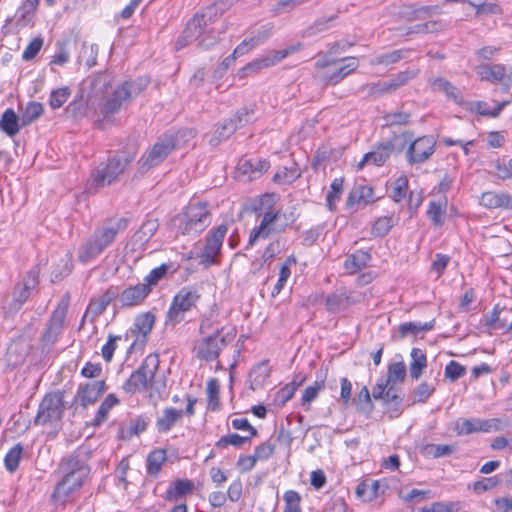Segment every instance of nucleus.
Wrapping results in <instances>:
<instances>
[{
	"label": "nucleus",
	"mask_w": 512,
	"mask_h": 512,
	"mask_svg": "<svg viewBox=\"0 0 512 512\" xmlns=\"http://www.w3.org/2000/svg\"><path fill=\"white\" fill-rule=\"evenodd\" d=\"M59 469L62 478L55 486L51 499L57 509H64L65 504L72 500L74 493L80 490L90 474L86 452L75 450L61 460Z\"/></svg>",
	"instance_id": "nucleus-1"
},
{
	"label": "nucleus",
	"mask_w": 512,
	"mask_h": 512,
	"mask_svg": "<svg viewBox=\"0 0 512 512\" xmlns=\"http://www.w3.org/2000/svg\"><path fill=\"white\" fill-rule=\"evenodd\" d=\"M276 195L274 193L263 194L258 204L254 205L253 211L262 217L260 224L254 227L249 235L248 246H253L259 239H268L272 235L286 231L295 221L294 212L281 213L275 209Z\"/></svg>",
	"instance_id": "nucleus-2"
},
{
	"label": "nucleus",
	"mask_w": 512,
	"mask_h": 512,
	"mask_svg": "<svg viewBox=\"0 0 512 512\" xmlns=\"http://www.w3.org/2000/svg\"><path fill=\"white\" fill-rule=\"evenodd\" d=\"M128 224L129 219L125 217L105 220L102 226L95 229L86 242L79 247V262L88 263L100 255L106 248L112 245L120 232L126 230Z\"/></svg>",
	"instance_id": "nucleus-3"
},
{
	"label": "nucleus",
	"mask_w": 512,
	"mask_h": 512,
	"mask_svg": "<svg viewBox=\"0 0 512 512\" xmlns=\"http://www.w3.org/2000/svg\"><path fill=\"white\" fill-rule=\"evenodd\" d=\"M159 364L158 354H149L122 385V389L131 395L149 389L151 395L157 394L161 399L166 398V380H156Z\"/></svg>",
	"instance_id": "nucleus-4"
},
{
	"label": "nucleus",
	"mask_w": 512,
	"mask_h": 512,
	"mask_svg": "<svg viewBox=\"0 0 512 512\" xmlns=\"http://www.w3.org/2000/svg\"><path fill=\"white\" fill-rule=\"evenodd\" d=\"M135 155V149L119 151L109 156L105 162H100L91 172L87 187L88 193L95 194L105 186L117 182L120 175H122L133 162Z\"/></svg>",
	"instance_id": "nucleus-5"
},
{
	"label": "nucleus",
	"mask_w": 512,
	"mask_h": 512,
	"mask_svg": "<svg viewBox=\"0 0 512 512\" xmlns=\"http://www.w3.org/2000/svg\"><path fill=\"white\" fill-rule=\"evenodd\" d=\"M212 222V213L207 202H190L173 218V224L182 235L197 236Z\"/></svg>",
	"instance_id": "nucleus-6"
},
{
	"label": "nucleus",
	"mask_w": 512,
	"mask_h": 512,
	"mask_svg": "<svg viewBox=\"0 0 512 512\" xmlns=\"http://www.w3.org/2000/svg\"><path fill=\"white\" fill-rule=\"evenodd\" d=\"M148 85V81L144 78L124 81L117 86L110 95H108L101 106L100 112L104 120L110 119L111 116L118 113L119 110L126 106L130 101L139 95Z\"/></svg>",
	"instance_id": "nucleus-7"
},
{
	"label": "nucleus",
	"mask_w": 512,
	"mask_h": 512,
	"mask_svg": "<svg viewBox=\"0 0 512 512\" xmlns=\"http://www.w3.org/2000/svg\"><path fill=\"white\" fill-rule=\"evenodd\" d=\"M184 136L185 132L183 131H178L176 133L169 131L159 137L152 148L140 158V169L148 171L149 169L158 166L173 150L180 146V142Z\"/></svg>",
	"instance_id": "nucleus-8"
},
{
	"label": "nucleus",
	"mask_w": 512,
	"mask_h": 512,
	"mask_svg": "<svg viewBox=\"0 0 512 512\" xmlns=\"http://www.w3.org/2000/svg\"><path fill=\"white\" fill-rule=\"evenodd\" d=\"M201 294L194 286L182 287L173 297L165 318V324L175 327L185 319L186 313L196 308Z\"/></svg>",
	"instance_id": "nucleus-9"
},
{
	"label": "nucleus",
	"mask_w": 512,
	"mask_h": 512,
	"mask_svg": "<svg viewBox=\"0 0 512 512\" xmlns=\"http://www.w3.org/2000/svg\"><path fill=\"white\" fill-rule=\"evenodd\" d=\"M236 331L224 333V328H216L212 334L200 339L194 346L198 359L212 362L216 360L221 351L234 339Z\"/></svg>",
	"instance_id": "nucleus-10"
},
{
	"label": "nucleus",
	"mask_w": 512,
	"mask_h": 512,
	"mask_svg": "<svg viewBox=\"0 0 512 512\" xmlns=\"http://www.w3.org/2000/svg\"><path fill=\"white\" fill-rule=\"evenodd\" d=\"M214 8H203L197 12L186 24L185 29L176 41V49H182L187 44L196 41L202 34L207 32L209 26L216 21Z\"/></svg>",
	"instance_id": "nucleus-11"
},
{
	"label": "nucleus",
	"mask_w": 512,
	"mask_h": 512,
	"mask_svg": "<svg viewBox=\"0 0 512 512\" xmlns=\"http://www.w3.org/2000/svg\"><path fill=\"white\" fill-rule=\"evenodd\" d=\"M64 393L57 391L44 396L39 404L37 415L34 419L35 425H46L58 422L64 413Z\"/></svg>",
	"instance_id": "nucleus-12"
},
{
	"label": "nucleus",
	"mask_w": 512,
	"mask_h": 512,
	"mask_svg": "<svg viewBox=\"0 0 512 512\" xmlns=\"http://www.w3.org/2000/svg\"><path fill=\"white\" fill-rule=\"evenodd\" d=\"M40 269L34 266L23 277V280L17 283L13 290V299L7 307V313L16 314L29 299L31 292L39 285Z\"/></svg>",
	"instance_id": "nucleus-13"
},
{
	"label": "nucleus",
	"mask_w": 512,
	"mask_h": 512,
	"mask_svg": "<svg viewBox=\"0 0 512 512\" xmlns=\"http://www.w3.org/2000/svg\"><path fill=\"white\" fill-rule=\"evenodd\" d=\"M253 115V107L239 109L232 117L218 124L210 142L213 145H217L221 141L228 139L236 130L251 122Z\"/></svg>",
	"instance_id": "nucleus-14"
},
{
	"label": "nucleus",
	"mask_w": 512,
	"mask_h": 512,
	"mask_svg": "<svg viewBox=\"0 0 512 512\" xmlns=\"http://www.w3.org/2000/svg\"><path fill=\"white\" fill-rule=\"evenodd\" d=\"M436 150V140L433 136L424 135L413 140L407 151L406 160L410 165H418L428 161Z\"/></svg>",
	"instance_id": "nucleus-15"
},
{
	"label": "nucleus",
	"mask_w": 512,
	"mask_h": 512,
	"mask_svg": "<svg viewBox=\"0 0 512 512\" xmlns=\"http://www.w3.org/2000/svg\"><path fill=\"white\" fill-rule=\"evenodd\" d=\"M227 230V225L221 224L217 228L211 230L206 236L204 251L200 256V263L205 267H209L217 263L216 257L221 251Z\"/></svg>",
	"instance_id": "nucleus-16"
},
{
	"label": "nucleus",
	"mask_w": 512,
	"mask_h": 512,
	"mask_svg": "<svg viewBox=\"0 0 512 512\" xmlns=\"http://www.w3.org/2000/svg\"><path fill=\"white\" fill-rule=\"evenodd\" d=\"M107 390V385L104 380H98L80 384L78 386L76 395L71 403V407L77 409L78 406L87 408L93 405L99 397Z\"/></svg>",
	"instance_id": "nucleus-17"
},
{
	"label": "nucleus",
	"mask_w": 512,
	"mask_h": 512,
	"mask_svg": "<svg viewBox=\"0 0 512 512\" xmlns=\"http://www.w3.org/2000/svg\"><path fill=\"white\" fill-rule=\"evenodd\" d=\"M68 309V301L61 300L53 311L47 327L42 335V343L45 346L53 345L62 333L64 321Z\"/></svg>",
	"instance_id": "nucleus-18"
},
{
	"label": "nucleus",
	"mask_w": 512,
	"mask_h": 512,
	"mask_svg": "<svg viewBox=\"0 0 512 512\" xmlns=\"http://www.w3.org/2000/svg\"><path fill=\"white\" fill-rule=\"evenodd\" d=\"M298 48L296 46H290L283 50L271 51L262 58L256 59L251 63L247 64L240 71L241 77H244L248 73H257L263 68L272 67L286 58L288 55L294 53Z\"/></svg>",
	"instance_id": "nucleus-19"
},
{
	"label": "nucleus",
	"mask_w": 512,
	"mask_h": 512,
	"mask_svg": "<svg viewBox=\"0 0 512 512\" xmlns=\"http://www.w3.org/2000/svg\"><path fill=\"white\" fill-rule=\"evenodd\" d=\"M483 324L489 333L501 329L512 335V308L496 305L490 314L484 315Z\"/></svg>",
	"instance_id": "nucleus-20"
},
{
	"label": "nucleus",
	"mask_w": 512,
	"mask_h": 512,
	"mask_svg": "<svg viewBox=\"0 0 512 512\" xmlns=\"http://www.w3.org/2000/svg\"><path fill=\"white\" fill-rule=\"evenodd\" d=\"M496 421V419L458 418L455 421L454 430L460 436H466L477 432L488 433L493 429H497Z\"/></svg>",
	"instance_id": "nucleus-21"
},
{
	"label": "nucleus",
	"mask_w": 512,
	"mask_h": 512,
	"mask_svg": "<svg viewBox=\"0 0 512 512\" xmlns=\"http://www.w3.org/2000/svg\"><path fill=\"white\" fill-rule=\"evenodd\" d=\"M150 295L141 283L130 285L121 292L118 290V307L122 309L141 306Z\"/></svg>",
	"instance_id": "nucleus-22"
},
{
	"label": "nucleus",
	"mask_w": 512,
	"mask_h": 512,
	"mask_svg": "<svg viewBox=\"0 0 512 512\" xmlns=\"http://www.w3.org/2000/svg\"><path fill=\"white\" fill-rule=\"evenodd\" d=\"M269 168L270 162L260 157L242 158L237 164L238 173L249 181L261 177Z\"/></svg>",
	"instance_id": "nucleus-23"
},
{
	"label": "nucleus",
	"mask_w": 512,
	"mask_h": 512,
	"mask_svg": "<svg viewBox=\"0 0 512 512\" xmlns=\"http://www.w3.org/2000/svg\"><path fill=\"white\" fill-rule=\"evenodd\" d=\"M155 315L152 312H144L136 316L134 321V328L130 330L132 336L141 334L142 339L140 343L135 340L129 347V351L135 350L138 345L142 348L146 343L147 336L151 333L155 324Z\"/></svg>",
	"instance_id": "nucleus-24"
},
{
	"label": "nucleus",
	"mask_w": 512,
	"mask_h": 512,
	"mask_svg": "<svg viewBox=\"0 0 512 512\" xmlns=\"http://www.w3.org/2000/svg\"><path fill=\"white\" fill-rule=\"evenodd\" d=\"M393 150L394 145L390 141L378 144L372 151L363 156L362 160L358 163V168L362 169L369 163L375 166L383 165L389 159Z\"/></svg>",
	"instance_id": "nucleus-25"
},
{
	"label": "nucleus",
	"mask_w": 512,
	"mask_h": 512,
	"mask_svg": "<svg viewBox=\"0 0 512 512\" xmlns=\"http://www.w3.org/2000/svg\"><path fill=\"white\" fill-rule=\"evenodd\" d=\"M31 350L30 344L22 337L14 339L6 351V360L11 366L21 365Z\"/></svg>",
	"instance_id": "nucleus-26"
},
{
	"label": "nucleus",
	"mask_w": 512,
	"mask_h": 512,
	"mask_svg": "<svg viewBox=\"0 0 512 512\" xmlns=\"http://www.w3.org/2000/svg\"><path fill=\"white\" fill-rule=\"evenodd\" d=\"M341 61L346 63L336 68L333 72L323 75V82L326 86H334L340 83L345 77L354 72L359 66L358 60L355 57L343 58Z\"/></svg>",
	"instance_id": "nucleus-27"
},
{
	"label": "nucleus",
	"mask_w": 512,
	"mask_h": 512,
	"mask_svg": "<svg viewBox=\"0 0 512 512\" xmlns=\"http://www.w3.org/2000/svg\"><path fill=\"white\" fill-rule=\"evenodd\" d=\"M417 73L411 70L401 71L398 74L394 75L388 81L380 82L375 85V92L380 94L391 93L399 88L406 85L410 80L416 77Z\"/></svg>",
	"instance_id": "nucleus-28"
},
{
	"label": "nucleus",
	"mask_w": 512,
	"mask_h": 512,
	"mask_svg": "<svg viewBox=\"0 0 512 512\" xmlns=\"http://www.w3.org/2000/svg\"><path fill=\"white\" fill-rule=\"evenodd\" d=\"M355 302L345 289H340L326 297L325 305L329 312L337 313L346 310Z\"/></svg>",
	"instance_id": "nucleus-29"
},
{
	"label": "nucleus",
	"mask_w": 512,
	"mask_h": 512,
	"mask_svg": "<svg viewBox=\"0 0 512 512\" xmlns=\"http://www.w3.org/2000/svg\"><path fill=\"white\" fill-rule=\"evenodd\" d=\"M374 190L368 185H357L349 193L346 206L352 208L355 205H367L374 201Z\"/></svg>",
	"instance_id": "nucleus-30"
},
{
	"label": "nucleus",
	"mask_w": 512,
	"mask_h": 512,
	"mask_svg": "<svg viewBox=\"0 0 512 512\" xmlns=\"http://www.w3.org/2000/svg\"><path fill=\"white\" fill-rule=\"evenodd\" d=\"M183 410L174 407L163 409L162 414L156 421V428L159 433L169 432L173 426L183 417Z\"/></svg>",
	"instance_id": "nucleus-31"
},
{
	"label": "nucleus",
	"mask_w": 512,
	"mask_h": 512,
	"mask_svg": "<svg viewBox=\"0 0 512 512\" xmlns=\"http://www.w3.org/2000/svg\"><path fill=\"white\" fill-rule=\"evenodd\" d=\"M21 127L20 116L12 108H7L0 118V130L13 138L19 133Z\"/></svg>",
	"instance_id": "nucleus-32"
},
{
	"label": "nucleus",
	"mask_w": 512,
	"mask_h": 512,
	"mask_svg": "<svg viewBox=\"0 0 512 512\" xmlns=\"http://www.w3.org/2000/svg\"><path fill=\"white\" fill-rule=\"evenodd\" d=\"M194 484L189 479H178L172 482L166 491V499L169 501H181L185 496L191 494Z\"/></svg>",
	"instance_id": "nucleus-33"
},
{
	"label": "nucleus",
	"mask_w": 512,
	"mask_h": 512,
	"mask_svg": "<svg viewBox=\"0 0 512 512\" xmlns=\"http://www.w3.org/2000/svg\"><path fill=\"white\" fill-rule=\"evenodd\" d=\"M410 357V377L413 380H418L422 376L424 369L427 367V356L422 349L412 348Z\"/></svg>",
	"instance_id": "nucleus-34"
},
{
	"label": "nucleus",
	"mask_w": 512,
	"mask_h": 512,
	"mask_svg": "<svg viewBox=\"0 0 512 512\" xmlns=\"http://www.w3.org/2000/svg\"><path fill=\"white\" fill-rule=\"evenodd\" d=\"M113 301H116V306H118V287L115 286L109 287L97 300L92 301L89 308L96 314L100 315Z\"/></svg>",
	"instance_id": "nucleus-35"
},
{
	"label": "nucleus",
	"mask_w": 512,
	"mask_h": 512,
	"mask_svg": "<svg viewBox=\"0 0 512 512\" xmlns=\"http://www.w3.org/2000/svg\"><path fill=\"white\" fill-rule=\"evenodd\" d=\"M477 73L481 80L489 82H501L506 75V68L503 64H483L478 67Z\"/></svg>",
	"instance_id": "nucleus-36"
},
{
	"label": "nucleus",
	"mask_w": 512,
	"mask_h": 512,
	"mask_svg": "<svg viewBox=\"0 0 512 512\" xmlns=\"http://www.w3.org/2000/svg\"><path fill=\"white\" fill-rule=\"evenodd\" d=\"M39 0H24L15 14L16 24L20 27L27 26L33 19Z\"/></svg>",
	"instance_id": "nucleus-37"
},
{
	"label": "nucleus",
	"mask_w": 512,
	"mask_h": 512,
	"mask_svg": "<svg viewBox=\"0 0 512 512\" xmlns=\"http://www.w3.org/2000/svg\"><path fill=\"white\" fill-rule=\"evenodd\" d=\"M408 57V50L405 49H397L393 51L384 52L374 56L370 60V64L373 66L382 65L389 66L398 63L402 59H406Z\"/></svg>",
	"instance_id": "nucleus-38"
},
{
	"label": "nucleus",
	"mask_w": 512,
	"mask_h": 512,
	"mask_svg": "<svg viewBox=\"0 0 512 512\" xmlns=\"http://www.w3.org/2000/svg\"><path fill=\"white\" fill-rule=\"evenodd\" d=\"M432 87L435 91L443 92L449 99L456 104H462L463 97L452 83L442 77H438L433 80Z\"/></svg>",
	"instance_id": "nucleus-39"
},
{
	"label": "nucleus",
	"mask_w": 512,
	"mask_h": 512,
	"mask_svg": "<svg viewBox=\"0 0 512 512\" xmlns=\"http://www.w3.org/2000/svg\"><path fill=\"white\" fill-rule=\"evenodd\" d=\"M370 260L371 255L369 252L358 250L346 258L344 267L349 273H356L366 267Z\"/></svg>",
	"instance_id": "nucleus-40"
},
{
	"label": "nucleus",
	"mask_w": 512,
	"mask_h": 512,
	"mask_svg": "<svg viewBox=\"0 0 512 512\" xmlns=\"http://www.w3.org/2000/svg\"><path fill=\"white\" fill-rule=\"evenodd\" d=\"M170 268V264H161L160 266L152 269L149 274L144 277L141 284L148 289L149 293H151L153 288L157 286L158 283L167 275Z\"/></svg>",
	"instance_id": "nucleus-41"
},
{
	"label": "nucleus",
	"mask_w": 512,
	"mask_h": 512,
	"mask_svg": "<svg viewBox=\"0 0 512 512\" xmlns=\"http://www.w3.org/2000/svg\"><path fill=\"white\" fill-rule=\"evenodd\" d=\"M166 459V451L163 449H155L150 452L147 457V473L151 476H157Z\"/></svg>",
	"instance_id": "nucleus-42"
},
{
	"label": "nucleus",
	"mask_w": 512,
	"mask_h": 512,
	"mask_svg": "<svg viewBox=\"0 0 512 512\" xmlns=\"http://www.w3.org/2000/svg\"><path fill=\"white\" fill-rule=\"evenodd\" d=\"M300 177V171L296 163L280 168L273 176V182L279 185L290 184Z\"/></svg>",
	"instance_id": "nucleus-43"
},
{
	"label": "nucleus",
	"mask_w": 512,
	"mask_h": 512,
	"mask_svg": "<svg viewBox=\"0 0 512 512\" xmlns=\"http://www.w3.org/2000/svg\"><path fill=\"white\" fill-rule=\"evenodd\" d=\"M227 30L226 25H221V28L211 27L202 34L197 40H198V46L203 49H210L215 44L218 43L220 39V35L225 33Z\"/></svg>",
	"instance_id": "nucleus-44"
},
{
	"label": "nucleus",
	"mask_w": 512,
	"mask_h": 512,
	"mask_svg": "<svg viewBox=\"0 0 512 512\" xmlns=\"http://www.w3.org/2000/svg\"><path fill=\"white\" fill-rule=\"evenodd\" d=\"M43 105L39 102H29L20 115L21 126H28L43 114Z\"/></svg>",
	"instance_id": "nucleus-45"
},
{
	"label": "nucleus",
	"mask_w": 512,
	"mask_h": 512,
	"mask_svg": "<svg viewBox=\"0 0 512 512\" xmlns=\"http://www.w3.org/2000/svg\"><path fill=\"white\" fill-rule=\"evenodd\" d=\"M446 199L443 202L431 201L427 209V216L432 221L434 226H441L445 220L446 214Z\"/></svg>",
	"instance_id": "nucleus-46"
},
{
	"label": "nucleus",
	"mask_w": 512,
	"mask_h": 512,
	"mask_svg": "<svg viewBox=\"0 0 512 512\" xmlns=\"http://www.w3.org/2000/svg\"><path fill=\"white\" fill-rule=\"evenodd\" d=\"M269 374L270 370L266 362H262L253 367L249 373L250 387L255 390L263 386L264 382L269 377Z\"/></svg>",
	"instance_id": "nucleus-47"
},
{
	"label": "nucleus",
	"mask_w": 512,
	"mask_h": 512,
	"mask_svg": "<svg viewBox=\"0 0 512 512\" xmlns=\"http://www.w3.org/2000/svg\"><path fill=\"white\" fill-rule=\"evenodd\" d=\"M119 403V399L114 394H109L103 402L100 404L97 413L95 415V418L92 421L93 426H99L101 425L105 419L107 418V415L109 411Z\"/></svg>",
	"instance_id": "nucleus-48"
},
{
	"label": "nucleus",
	"mask_w": 512,
	"mask_h": 512,
	"mask_svg": "<svg viewBox=\"0 0 512 512\" xmlns=\"http://www.w3.org/2000/svg\"><path fill=\"white\" fill-rule=\"evenodd\" d=\"M23 446L20 443L14 445L5 455L4 465L7 471L15 472L19 467L20 460L22 459Z\"/></svg>",
	"instance_id": "nucleus-49"
},
{
	"label": "nucleus",
	"mask_w": 512,
	"mask_h": 512,
	"mask_svg": "<svg viewBox=\"0 0 512 512\" xmlns=\"http://www.w3.org/2000/svg\"><path fill=\"white\" fill-rule=\"evenodd\" d=\"M343 182V178H335L330 185V191L326 195V206L330 211L336 209V203L343 191Z\"/></svg>",
	"instance_id": "nucleus-50"
},
{
	"label": "nucleus",
	"mask_w": 512,
	"mask_h": 512,
	"mask_svg": "<svg viewBox=\"0 0 512 512\" xmlns=\"http://www.w3.org/2000/svg\"><path fill=\"white\" fill-rule=\"evenodd\" d=\"M510 101H503L499 104H497L493 109L489 108V105L484 101H477L474 103V108L472 110H475L479 115L486 116V117H498L501 113V111L509 105Z\"/></svg>",
	"instance_id": "nucleus-51"
},
{
	"label": "nucleus",
	"mask_w": 512,
	"mask_h": 512,
	"mask_svg": "<svg viewBox=\"0 0 512 512\" xmlns=\"http://www.w3.org/2000/svg\"><path fill=\"white\" fill-rule=\"evenodd\" d=\"M251 436H241L236 433L228 434L226 436L221 437L216 443L215 447L224 449L229 445H232L236 448L242 447L245 443L250 442Z\"/></svg>",
	"instance_id": "nucleus-52"
},
{
	"label": "nucleus",
	"mask_w": 512,
	"mask_h": 512,
	"mask_svg": "<svg viewBox=\"0 0 512 512\" xmlns=\"http://www.w3.org/2000/svg\"><path fill=\"white\" fill-rule=\"evenodd\" d=\"M435 386L426 381L420 383L412 392V403H425L434 393Z\"/></svg>",
	"instance_id": "nucleus-53"
},
{
	"label": "nucleus",
	"mask_w": 512,
	"mask_h": 512,
	"mask_svg": "<svg viewBox=\"0 0 512 512\" xmlns=\"http://www.w3.org/2000/svg\"><path fill=\"white\" fill-rule=\"evenodd\" d=\"M498 485H503L501 474L492 477H484L473 483L472 488L474 492L480 494L485 491L491 490Z\"/></svg>",
	"instance_id": "nucleus-54"
},
{
	"label": "nucleus",
	"mask_w": 512,
	"mask_h": 512,
	"mask_svg": "<svg viewBox=\"0 0 512 512\" xmlns=\"http://www.w3.org/2000/svg\"><path fill=\"white\" fill-rule=\"evenodd\" d=\"M406 377V366L404 362H395L388 367V377L385 380L388 384L403 382Z\"/></svg>",
	"instance_id": "nucleus-55"
},
{
	"label": "nucleus",
	"mask_w": 512,
	"mask_h": 512,
	"mask_svg": "<svg viewBox=\"0 0 512 512\" xmlns=\"http://www.w3.org/2000/svg\"><path fill=\"white\" fill-rule=\"evenodd\" d=\"M337 18V14H333L329 17L318 18L310 27L306 29V35L312 36L328 30L332 26V22H334Z\"/></svg>",
	"instance_id": "nucleus-56"
},
{
	"label": "nucleus",
	"mask_w": 512,
	"mask_h": 512,
	"mask_svg": "<svg viewBox=\"0 0 512 512\" xmlns=\"http://www.w3.org/2000/svg\"><path fill=\"white\" fill-rule=\"evenodd\" d=\"M454 451L455 446L447 444H427L424 448L425 454L433 458L446 457Z\"/></svg>",
	"instance_id": "nucleus-57"
},
{
	"label": "nucleus",
	"mask_w": 512,
	"mask_h": 512,
	"mask_svg": "<svg viewBox=\"0 0 512 512\" xmlns=\"http://www.w3.org/2000/svg\"><path fill=\"white\" fill-rule=\"evenodd\" d=\"M392 226V219L390 217H380L372 225L371 234L376 237H383L389 233Z\"/></svg>",
	"instance_id": "nucleus-58"
},
{
	"label": "nucleus",
	"mask_w": 512,
	"mask_h": 512,
	"mask_svg": "<svg viewBox=\"0 0 512 512\" xmlns=\"http://www.w3.org/2000/svg\"><path fill=\"white\" fill-rule=\"evenodd\" d=\"M70 90L68 87L58 88L53 90L50 94L49 104L52 109L60 108L70 97Z\"/></svg>",
	"instance_id": "nucleus-59"
},
{
	"label": "nucleus",
	"mask_w": 512,
	"mask_h": 512,
	"mask_svg": "<svg viewBox=\"0 0 512 512\" xmlns=\"http://www.w3.org/2000/svg\"><path fill=\"white\" fill-rule=\"evenodd\" d=\"M353 402L358 406L359 410L362 412H371L373 410L371 396L366 386H364L359 391L357 397L353 399Z\"/></svg>",
	"instance_id": "nucleus-60"
},
{
	"label": "nucleus",
	"mask_w": 512,
	"mask_h": 512,
	"mask_svg": "<svg viewBox=\"0 0 512 512\" xmlns=\"http://www.w3.org/2000/svg\"><path fill=\"white\" fill-rule=\"evenodd\" d=\"M325 388V380H316L313 385L305 388L302 394V404H310L318 396L319 391Z\"/></svg>",
	"instance_id": "nucleus-61"
},
{
	"label": "nucleus",
	"mask_w": 512,
	"mask_h": 512,
	"mask_svg": "<svg viewBox=\"0 0 512 512\" xmlns=\"http://www.w3.org/2000/svg\"><path fill=\"white\" fill-rule=\"evenodd\" d=\"M466 373V368L459 362L451 360L445 367V377L451 382L457 381Z\"/></svg>",
	"instance_id": "nucleus-62"
},
{
	"label": "nucleus",
	"mask_w": 512,
	"mask_h": 512,
	"mask_svg": "<svg viewBox=\"0 0 512 512\" xmlns=\"http://www.w3.org/2000/svg\"><path fill=\"white\" fill-rule=\"evenodd\" d=\"M158 229V223L156 220H147L142 224L140 229L135 233L140 241H148Z\"/></svg>",
	"instance_id": "nucleus-63"
},
{
	"label": "nucleus",
	"mask_w": 512,
	"mask_h": 512,
	"mask_svg": "<svg viewBox=\"0 0 512 512\" xmlns=\"http://www.w3.org/2000/svg\"><path fill=\"white\" fill-rule=\"evenodd\" d=\"M408 189V179L406 176L398 177L394 182L392 199L395 202H400L406 197Z\"/></svg>",
	"instance_id": "nucleus-64"
}]
</instances>
